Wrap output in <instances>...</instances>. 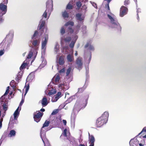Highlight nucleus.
I'll list each match as a JSON object with an SVG mask.
<instances>
[{
	"instance_id": "nucleus-19",
	"label": "nucleus",
	"mask_w": 146,
	"mask_h": 146,
	"mask_svg": "<svg viewBox=\"0 0 146 146\" xmlns=\"http://www.w3.org/2000/svg\"><path fill=\"white\" fill-rule=\"evenodd\" d=\"M41 60L42 61V65L44 66L47 64V61L45 58V55H41Z\"/></svg>"
},
{
	"instance_id": "nucleus-48",
	"label": "nucleus",
	"mask_w": 146,
	"mask_h": 146,
	"mask_svg": "<svg viewBox=\"0 0 146 146\" xmlns=\"http://www.w3.org/2000/svg\"><path fill=\"white\" fill-rule=\"evenodd\" d=\"M91 4H92L93 6L95 8H97V7L96 6V4L94 3V2H91Z\"/></svg>"
},
{
	"instance_id": "nucleus-37",
	"label": "nucleus",
	"mask_w": 146,
	"mask_h": 146,
	"mask_svg": "<svg viewBox=\"0 0 146 146\" xmlns=\"http://www.w3.org/2000/svg\"><path fill=\"white\" fill-rule=\"evenodd\" d=\"M19 113H17L16 112H15L13 114L14 115V119L16 120L17 118L19 116Z\"/></svg>"
},
{
	"instance_id": "nucleus-26",
	"label": "nucleus",
	"mask_w": 146,
	"mask_h": 146,
	"mask_svg": "<svg viewBox=\"0 0 146 146\" xmlns=\"http://www.w3.org/2000/svg\"><path fill=\"white\" fill-rule=\"evenodd\" d=\"M67 58L68 61L70 62L73 61L74 60L73 55H67Z\"/></svg>"
},
{
	"instance_id": "nucleus-43",
	"label": "nucleus",
	"mask_w": 146,
	"mask_h": 146,
	"mask_svg": "<svg viewBox=\"0 0 146 146\" xmlns=\"http://www.w3.org/2000/svg\"><path fill=\"white\" fill-rule=\"evenodd\" d=\"M65 68H63L59 71V73H64L65 72Z\"/></svg>"
},
{
	"instance_id": "nucleus-1",
	"label": "nucleus",
	"mask_w": 146,
	"mask_h": 146,
	"mask_svg": "<svg viewBox=\"0 0 146 146\" xmlns=\"http://www.w3.org/2000/svg\"><path fill=\"white\" fill-rule=\"evenodd\" d=\"M80 27V26L78 24L74 30L72 29L71 27H69L68 30V34L61 36V44L62 47V52L63 54H66L65 52L69 49L68 44L71 48H73L74 47L78 38V36L75 35L78 32Z\"/></svg>"
},
{
	"instance_id": "nucleus-55",
	"label": "nucleus",
	"mask_w": 146,
	"mask_h": 146,
	"mask_svg": "<svg viewBox=\"0 0 146 146\" xmlns=\"http://www.w3.org/2000/svg\"><path fill=\"white\" fill-rule=\"evenodd\" d=\"M9 90H8V89H7V90L6 91V92L4 94V95H5L9 93Z\"/></svg>"
},
{
	"instance_id": "nucleus-63",
	"label": "nucleus",
	"mask_w": 146,
	"mask_h": 146,
	"mask_svg": "<svg viewBox=\"0 0 146 146\" xmlns=\"http://www.w3.org/2000/svg\"><path fill=\"white\" fill-rule=\"evenodd\" d=\"M89 146H94V144L90 143V145Z\"/></svg>"
},
{
	"instance_id": "nucleus-3",
	"label": "nucleus",
	"mask_w": 146,
	"mask_h": 146,
	"mask_svg": "<svg viewBox=\"0 0 146 146\" xmlns=\"http://www.w3.org/2000/svg\"><path fill=\"white\" fill-rule=\"evenodd\" d=\"M107 16L110 20L109 27L120 31L121 29V27L118 22L115 15L111 13L110 15L108 14Z\"/></svg>"
},
{
	"instance_id": "nucleus-22",
	"label": "nucleus",
	"mask_w": 146,
	"mask_h": 146,
	"mask_svg": "<svg viewBox=\"0 0 146 146\" xmlns=\"http://www.w3.org/2000/svg\"><path fill=\"white\" fill-rule=\"evenodd\" d=\"M66 10L62 12V16L64 18H68L69 17V13Z\"/></svg>"
},
{
	"instance_id": "nucleus-41",
	"label": "nucleus",
	"mask_w": 146,
	"mask_h": 146,
	"mask_svg": "<svg viewBox=\"0 0 146 146\" xmlns=\"http://www.w3.org/2000/svg\"><path fill=\"white\" fill-rule=\"evenodd\" d=\"M76 5L78 7L80 8L82 5L81 2L80 1L76 3Z\"/></svg>"
},
{
	"instance_id": "nucleus-18",
	"label": "nucleus",
	"mask_w": 146,
	"mask_h": 146,
	"mask_svg": "<svg viewBox=\"0 0 146 146\" xmlns=\"http://www.w3.org/2000/svg\"><path fill=\"white\" fill-rule=\"evenodd\" d=\"M59 45L58 43H56L55 45L54 48V51L55 54H60L59 52Z\"/></svg>"
},
{
	"instance_id": "nucleus-8",
	"label": "nucleus",
	"mask_w": 146,
	"mask_h": 146,
	"mask_svg": "<svg viewBox=\"0 0 146 146\" xmlns=\"http://www.w3.org/2000/svg\"><path fill=\"white\" fill-rule=\"evenodd\" d=\"M83 62L82 58L78 57L76 60L75 67L79 70H80L83 67Z\"/></svg>"
},
{
	"instance_id": "nucleus-30",
	"label": "nucleus",
	"mask_w": 146,
	"mask_h": 146,
	"mask_svg": "<svg viewBox=\"0 0 146 146\" xmlns=\"http://www.w3.org/2000/svg\"><path fill=\"white\" fill-rule=\"evenodd\" d=\"M74 25V23L72 21H69L67 22L66 23L64 26H68L70 25V26L72 27Z\"/></svg>"
},
{
	"instance_id": "nucleus-29",
	"label": "nucleus",
	"mask_w": 146,
	"mask_h": 146,
	"mask_svg": "<svg viewBox=\"0 0 146 146\" xmlns=\"http://www.w3.org/2000/svg\"><path fill=\"white\" fill-rule=\"evenodd\" d=\"M27 63L23 62L20 68V70H21L26 68V66H27Z\"/></svg>"
},
{
	"instance_id": "nucleus-53",
	"label": "nucleus",
	"mask_w": 146,
	"mask_h": 146,
	"mask_svg": "<svg viewBox=\"0 0 146 146\" xmlns=\"http://www.w3.org/2000/svg\"><path fill=\"white\" fill-rule=\"evenodd\" d=\"M63 86L64 85L62 84H60L59 85V87L62 88H64V86Z\"/></svg>"
},
{
	"instance_id": "nucleus-6",
	"label": "nucleus",
	"mask_w": 146,
	"mask_h": 146,
	"mask_svg": "<svg viewBox=\"0 0 146 146\" xmlns=\"http://www.w3.org/2000/svg\"><path fill=\"white\" fill-rule=\"evenodd\" d=\"M7 6L3 4H0V24L2 23L4 21L3 16L6 12Z\"/></svg>"
},
{
	"instance_id": "nucleus-39",
	"label": "nucleus",
	"mask_w": 146,
	"mask_h": 146,
	"mask_svg": "<svg viewBox=\"0 0 146 146\" xmlns=\"http://www.w3.org/2000/svg\"><path fill=\"white\" fill-rule=\"evenodd\" d=\"M54 79L55 82L57 83L58 82L60 79V76L58 75H57L56 77Z\"/></svg>"
},
{
	"instance_id": "nucleus-51",
	"label": "nucleus",
	"mask_w": 146,
	"mask_h": 146,
	"mask_svg": "<svg viewBox=\"0 0 146 146\" xmlns=\"http://www.w3.org/2000/svg\"><path fill=\"white\" fill-rule=\"evenodd\" d=\"M55 93V92H52L50 91V92H49V93H48V94L49 96H51V95H52L53 94H54Z\"/></svg>"
},
{
	"instance_id": "nucleus-44",
	"label": "nucleus",
	"mask_w": 146,
	"mask_h": 146,
	"mask_svg": "<svg viewBox=\"0 0 146 146\" xmlns=\"http://www.w3.org/2000/svg\"><path fill=\"white\" fill-rule=\"evenodd\" d=\"M29 85H28L27 86H25V94H26V93L28 92V91L29 90Z\"/></svg>"
},
{
	"instance_id": "nucleus-40",
	"label": "nucleus",
	"mask_w": 146,
	"mask_h": 146,
	"mask_svg": "<svg viewBox=\"0 0 146 146\" xmlns=\"http://www.w3.org/2000/svg\"><path fill=\"white\" fill-rule=\"evenodd\" d=\"M87 9V7L86 5H84L82 6V11H83V12L84 13H85Z\"/></svg>"
},
{
	"instance_id": "nucleus-62",
	"label": "nucleus",
	"mask_w": 146,
	"mask_h": 146,
	"mask_svg": "<svg viewBox=\"0 0 146 146\" xmlns=\"http://www.w3.org/2000/svg\"><path fill=\"white\" fill-rule=\"evenodd\" d=\"M79 146H85L84 145L82 144H80Z\"/></svg>"
},
{
	"instance_id": "nucleus-45",
	"label": "nucleus",
	"mask_w": 146,
	"mask_h": 146,
	"mask_svg": "<svg viewBox=\"0 0 146 146\" xmlns=\"http://www.w3.org/2000/svg\"><path fill=\"white\" fill-rule=\"evenodd\" d=\"M5 51V50L4 49L1 50H0V55H3L4 54Z\"/></svg>"
},
{
	"instance_id": "nucleus-20",
	"label": "nucleus",
	"mask_w": 146,
	"mask_h": 146,
	"mask_svg": "<svg viewBox=\"0 0 146 146\" xmlns=\"http://www.w3.org/2000/svg\"><path fill=\"white\" fill-rule=\"evenodd\" d=\"M89 140L90 143V144H94V142L95 141V139L94 136L92 135H90L89 133Z\"/></svg>"
},
{
	"instance_id": "nucleus-57",
	"label": "nucleus",
	"mask_w": 146,
	"mask_h": 146,
	"mask_svg": "<svg viewBox=\"0 0 146 146\" xmlns=\"http://www.w3.org/2000/svg\"><path fill=\"white\" fill-rule=\"evenodd\" d=\"M107 7V8L108 10H110V7L109 6V3H108L106 6V7Z\"/></svg>"
},
{
	"instance_id": "nucleus-31",
	"label": "nucleus",
	"mask_w": 146,
	"mask_h": 146,
	"mask_svg": "<svg viewBox=\"0 0 146 146\" xmlns=\"http://www.w3.org/2000/svg\"><path fill=\"white\" fill-rule=\"evenodd\" d=\"M65 32V30L64 27V26L62 27L60 30V33L61 34V36H64L63 35L64 34Z\"/></svg>"
},
{
	"instance_id": "nucleus-11",
	"label": "nucleus",
	"mask_w": 146,
	"mask_h": 146,
	"mask_svg": "<svg viewBox=\"0 0 146 146\" xmlns=\"http://www.w3.org/2000/svg\"><path fill=\"white\" fill-rule=\"evenodd\" d=\"M88 97H85V100L82 101L80 104H78L79 108L80 109L84 108L86 106L88 103Z\"/></svg>"
},
{
	"instance_id": "nucleus-35",
	"label": "nucleus",
	"mask_w": 146,
	"mask_h": 146,
	"mask_svg": "<svg viewBox=\"0 0 146 146\" xmlns=\"http://www.w3.org/2000/svg\"><path fill=\"white\" fill-rule=\"evenodd\" d=\"M5 95H4L2 96L0 98V102L3 104V102L4 103L5 101V99L4 97Z\"/></svg>"
},
{
	"instance_id": "nucleus-32",
	"label": "nucleus",
	"mask_w": 146,
	"mask_h": 146,
	"mask_svg": "<svg viewBox=\"0 0 146 146\" xmlns=\"http://www.w3.org/2000/svg\"><path fill=\"white\" fill-rule=\"evenodd\" d=\"M67 129H64L63 132L62 134L60 136V138H62V135H63L65 137H67Z\"/></svg>"
},
{
	"instance_id": "nucleus-61",
	"label": "nucleus",
	"mask_w": 146,
	"mask_h": 146,
	"mask_svg": "<svg viewBox=\"0 0 146 146\" xmlns=\"http://www.w3.org/2000/svg\"><path fill=\"white\" fill-rule=\"evenodd\" d=\"M2 126V122L1 121H0V128H1Z\"/></svg>"
},
{
	"instance_id": "nucleus-42",
	"label": "nucleus",
	"mask_w": 146,
	"mask_h": 146,
	"mask_svg": "<svg viewBox=\"0 0 146 146\" xmlns=\"http://www.w3.org/2000/svg\"><path fill=\"white\" fill-rule=\"evenodd\" d=\"M38 33V32L37 31H35V33L34 34L33 36L32 37V38L33 39V38H35V37L37 35V34Z\"/></svg>"
},
{
	"instance_id": "nucleus-64",
	"label": "nucleus",
	"mask_w": 146,
	"mask_h": 146,
	"mask_svg": "<svg viewBox=\"0 0 146 146\" xmlns=\"http://www.w3.org/2000/svg\"><path fill=\"white\" fill-rule=\"evenodd\" d=\"M139 146H143V145H142L141 143H139Z\"/></svg>"
},
{
	"instance_id": "nucleus-33",
	"label": "nucleus",
	"mask_w": 146,
	"mask_h": 146,
	"mask_svg": "<svg viewBox=\"0 0 146 146\" xmlns=\"http://www.w3.org/2000/svg\"><path fill=\"white\" fill-rule=\"evenodd\" d=\"M50 122L49 121H47V120H46L44 123L43 124V126L42 128H42H43L45 127H48L50 123Z\"/></svg>"
},
{
	"instance_id": "nucleus-5",
	"label": "nucleus",
	"mask_w": 146,
	"mask_h": 146,
	"mask_svg": "<svg viewBox=\"0 0 146 146\" xmlns=\"http://www.w3.org/2000/svg\"><path fill=\"white\" fill-rule=\"evenodd\" d=\"M48 39V35L45 34L44 35L41 41L42 54H44L46 48V45Z\"/></svg>"
},
{
	"instance_id": "nucleus-36",
	"label": "nucleus",
	"mask_w": 146,
	"mask_h": 146,
	"mask_svg": "<svg viewBox=\"0 0 146 146\" xmlns=\"http://www.w3.org/2000/svg\"><path fill=\"white\" fill-rule=\"evenodd\" d=\"M3 110L6 111L7 110L8 105L7 104H5L4 103L3 104Z\"/></svg>"
},
{
	"instance_id": "nucleus-50",
	"label": "nucleus",
	"mask_w": 146,
	"mask_h": 146,
	"mask_svg": "<svg viewBox=\"0 0 146 146\" xmlns=\"http://www.w3.org/2000/svg\"><path fill=\"white\" fill-rule=\"evenodd\" d=\"M24 100L22 99V100H21L20 103V104H19V106H21L24 103Z\"/></svg>"
},
{
	"instance_id": "nucleus-47",
	"label": "nucleus",
	"mask_w": 146,
	"mask_h": 146,
	"mask_svg": "<svg viewBox=\"0 0 146 146\" xmlns=\"http://www.w3.org/2000/svg\"><path fill=\"white\" fill-rule=\"evenodd\" d=\"M61 93L60 92H58L57 93V94L56 95L55 98H58L61 95Z\"/></svg>"
},
{
	"instance_id": "nucleus-7",
	"label": "nucleus",
	"mask_w": 146,
	"mask_h": 146,
	"mask_svg": "<svg viewBox=\"0 0 146 146\" xmlns=\"http://www.w3.org/2000/svg\"><path fill=\"white\" fill-rule=\"evenodd\" d=\"M43 114V112H40L39 111H37L36 112H35L33 114L34 121L36 122L40 121Z\"/></svg>"
},
{
	"instance_id": "nucleus-21",
	"label": "nucleus",
	"mask_w": 146,
	"mask_h": 146,
	"mask_svg": "<svg viewBox=\"0 0 146 146\" xmlns=\"http://www.w3.org/2000/svg\"><path fill=\"white\" fill-rule=\"evenodd\" d=\"M40 41L39 40H33L32 42V43L35 46L37 47L39 44Z\"/></svg>"
},
{
	"instance_id": "nucleus-2",
	"label": "nucleus",
	"mask_w": 146,
	"mask_h": 146,
	"mask_svg": "<svg viewBox=\"0 0 146 146\" xmlns=\"http://www.w3.org/2000/svg\"><path fill=\"white\" fill-rule=\"evenodd\" d=\"M46 10L42 15V18L41 19L39 24V30L43 29L45 24L46 19H48L53 10V3L52 0H48L46 3Z\"/></svg>"
},
{
	"instance_id": "nucleus-49",
	"label": "nucleus",
	"mask_w": 146,
	"mask_h": 146,
	"mask_svg": "<svg viewBox=\"0 0 146 146\" xmlns=\"http://www.w3.org/2000/svg\"><path fill=\"white\" fill-rule=\"evenodd\" d=\"M129 1L128 0H125L124 2V5H125L126 4L128 5L129 4Z\"/></svg>"
},
{
	"instance_id": "nucleus-14",
	"label": "nucleus",
	"mask_w": 146,
	"mask_h": 146,
	"mask_svg": "<svg viewBox=\"0 0 146 146\" xmlns=\"http://www.w3.org/2000/svg\"><path fill=\"white\" fill-rule=\"evenodd\" d=\"M88 48V49L90 51H94V48L93 45L91 44V42L89 41L84 46L85 48Z\"/></svg>"
},
{
	"instance_id": "nucleus-58",
	"label": "nucleus",
	"mask_w": 146,
	"mask_h": 146,
	"mask_svg": "<svg viewBox=\"0 0 146 146\" xmlns=\"http://www.w3.org/2000/svg\"><path fill=\"white\" fill-rule=\"evenodd\" d=\"M19 107L17 108L16 109V110H15V112H17V113H19Z\"/></svg>"
},
{
	"instance_id": "nucleus-52",
	"label": "nucleus",
	"mask_w": 146,
	"mask_h": 146,
	"mask_svg": "<svg viewBox=\"0 0 146 146\" xmlns=\"http://www.w3.org/2000/svg\"><path fill=\"white\" fill-rule=\"evenodd\" d=\"M8 3V0H3V4L4 5V4H7ZM2 4V3H1Z\"/></svg>"
},
{
	"instance_id": "nucleus-54",
	"label": "nucleus",
	"mask_w": 146,
	"mask_h": 146,
	"mask_svg": "<svg viewBox=\"0 0 146 146\" xmlns=\"http://www.w3.org/2000/svg\"><path fill=\"white\" fill-rule=\"evenodd\" d=\"M63 122L64 123V125H66L67 122L66 120H62Z\"/></svg>"
},
{
	"instance_id": "nucleus-15",
	"label": "nucleus",
	"mask_w": 146,
	"mask_h": 146,
	"mask_svg": "<svg viewBox=\"0 0 146 146\" xmlns=\"http://www.w3.org/2000/svg\"><path fill=\"white\" fill-rule=\"evenodd\" d=\"M13 32L12 31H10L9 34L7 35L5 39L7 40H9V42H11L13 37Z\"/></svg>"
},
{
	"instance_id": "nucleus-56",
	"label": "nucleus",
	"mask_w": 146,
	"mask_h": 146,
	"mask_svg": "<svg viewBox=\"0 0 146 146\" xmlns=\"http://www.w3.org/2000/svg\"><path fill=\"white\" fill-rule=\"evenodd\" d=\"M57 113V112L56 111H53L52 112V114L53 115H55Z\"/></svg>"
},
{
	"instance_id": "nucleus-10",
	"label": "nucleus",
	"mask_w": 146,
	"mask_h": 146,
	"mask_svg": "<svg viewBox=\"0 0 146 146\" xmlns=\"http://www.w3.org/2000/svg\"><path fill=\"white\" fill-rule=\"evenodd\" d=\"M36 55H28L27 57L25 60L24 61L25 63H27V65L29 64L30 61H31V64L32 62L34 61L36 57Z\"/></svg>"
},
{
	"instance_id": "nucleus-59",
	"label": "nucleus",
	"mask_w": 146,
	"mask_h": 146,
	"mask_svg": "<svg viewBox=\"0 0 146 146\" xmlns=\"http://www.w3.org/2000/svg\"><path fill=\"white\" fill-rule=\"evenodd\" d=\"M40 111L42 112H44L45 111V110L44 108H42L40 110Z\"/></svg>"
},
{
	"instance_id": "nucleus-17",
	"label": "nucleus",
	"mask_w": 146,
	"mask_h": 146,
	"mask_svg": "<svg viewBox=\"0 0 146 146\" xmlns=\"http://www.w3.org/2000/svg\"><path fill=\"white\" fill-rule=\"evenodd\" d=\"M42 105L43 106H46L48 104L47 99L46 96H44L42 98L41 102Z\"/></svg>"
},
{
	"instance_id": "nucleus-27",
	"label": "nucleus",
	"mask_w": 146,
	"mask_h": 146,
	"mask_svg": "<svg viewBox=\"0 0 146 146\" xmlns=\"http://www.w3.org/2000/svg\"><path fill=\"white\" fill-rule=\"evenodd\" d=\"M137 140H134L131 139L129 141V144L130 146H134V145H136L135 143L137 142Z\"/></svg>"
},
{
	"instance_id": "nucleus-12",
	"label": "nucleus",
	"mask_w": 146,
	"mask_h": 146,
	"mask_svg": "<svg viewBox=\"0 0 146 146\" xmlns=\"http://www.w3.org/2000/svg\"><path fill=\"white\" fill-rule=\"evenodd\" d=\"M64 58V56L62 55L60 56V55H57L56 60L57 63H58L59 65H63L65 63Z\"/></svg>"
},
{
	"instance_id": "nucleus-38",
	"label": "nucleus",
	"mask_w": 146,
	"mask_h": 146,
	"mask_svg": "<svg viewBox=\"0 0 146 146\" xmlns=\"http://www.w3.org/2000/svg\"><path fill=\"white\" fill-rule=\"evenodd\" d=\"M84 88H81L78 89V91L77 93H80L83 92L84 90Z\"/></svg>"
},
{
	"instance_id": "nucleus-28",
	"label": "nucleus",
	"mask_w": 146,
	"mask_h": 146,
	"mask_svg": "<svg viewBox=\"0 0 146 146\" xmlns=\"http://www.w3.org/2000/svg\"><path fill=\"white\" fill-rule=\"evenodd\" d=\"M37 52L36 50L33 49L31 50L29 52L28 55H37Z\"/></svg>"
},
{
	"instance_id": "nucleus-24",
	"label": "nucleus",
	"mask_w": 146,
	"mask_h": 146,
	"mask_svg": "<svg viewBox=\"0 0 146 146\" xmlns=\"http://www.w3.org/2000/svg\"><path fill=\"white\" fill-rule=\"evenodd\" d=\"M73 3V1H71L66 6V9H72L73 8V6L72 5Z\"/></svg>"
},
{
	"instance_id": "nucleus-9",
	"label": "nucleus",
	"mask_w": 146,
	"mask_h": 146,
	"mask_svg": "<svg viewBox=\"0 0 146 146\" xmlns=\"http://www.w3.org/2000/svg\"><path fill=\"white\" fill-rule=\"evenodd\" d=\"M61 122L60 120L56 117H54L53 119L50 121L54 127H58Z\"/></svg>"
},
{
	"instance_id": "nucleus-34",
	"label": "nucleus",
	"mask_w": 146,
	"mask_h": 146,
	"mask_svg": "<svg viewBox=\"0 0 146 146\" xmlns=\"http://www.w3.org/2000/svg\"><path fill=\"white\" fill-rule=\"evenodd\" d=\"M21 77V75H20V73L17 74V77H16L15 80L17 82H18Z\"/></svg>"
},
{
	"instance_id": "nucleus-46",
	"label": "nucleus",
	"mask_w": 146,
	"mask_h": 146,
	"mask_svg": "<svg viewBox=\"0 0 146 146\" xmlns=\"http://www.w3.org/2000/svg\"><path fill=\"white\" fill-rule=\"evenodd\" d=\"M143 132H146V127H145L142 129V131L139 133V135L141 134Z\"/></svg>"
},
{
	"instance_id": "nucleus-25",
	"label": "nucleus",
	"mask_w": 146,
	"mask_h": 146,
	"mask_svg": "<svg viewBox=\"0 0 146 146\" xmlns=\"http://www.w3.org/2000/svg\"><path fill=\"white\" fill-rule=\"evenodd\" d=\"M16 135V132L14 130H11L10 132L9 136L10 137L14 136Z\"/></svg>"
},
{
	"instance_id": "nucleus-60",
	"label": "nucleus",
	"mask_w": 146,
	"mask_h": 146,
	"mask_svg": "<svg viewBox=\"0 0 146 146\" xmlns=\"http://www.w3.org/2000/svg\"><path fill=\"white\" fill-rule=\"evenodd\" d=\"M139 9H138L137 11V15H138L137 16V19H138V18H139V16H138V13L139 12Z\"/></svg>"
},
{
	"instance_id": "nucleus-4",
	"label": "nucleus",
	"mask_w": 146,
	"mask_h": 146,
	"mask_svg": "<svg viewBox=\"0 0 146 146\" xmlns=\"http://www.w3.org/2000/svg\"><path fill=\"white\" fill-rule=\"evenodd\" d=\"M108 113L105 112L101 116L97 119L96 122V127H100L104 124L106 123L108 121Z\"/></svg>"
},
{
	"instance_id": "nucleus-16",
	"label": "nucleus",
	"mask_w": 146,
	"mask_h": 146,
	"mask_svg": "<svg viewBox=\"0 0 146 146\" xmlns=\"http://www.w3.org/2000/svg\"><path fill=\"white\" fill-rule=\"evenodd\" d=\"M76 18L78 22H82L84 20V17L82 14L78 13L76 15Z\"/></svg>"
},
{
	"instance_id": "nucleus-23",
	"label": "nucleus",
	"mask_w": 146,
	"mask_h": 146,
	"mask_svg": "<svg viewBox=\"0 0 146 146\" xmlns=\"http://www.w3.org/2000/svg\"><path fill=\"white\" fill-rule=\"evenodd\" d=\"M71 68L70 67H69L66 71V77L68 78H69V75H70V74L71 72Z\"/></svg>"
},
{
	"instance_id": "nucleus-13",
	"label": "nucleus",
	"mask_w": 146,
	"mask_h": 146,
	"mask_svg": "<svg viewBox=\"0 0 146 146\" xmlns=\"http://www.w3.org/2000/svg\"><path fill=\"white\" fill-rule=\"evenodd\" d=\"M128 11V9L126 7L122 6L120 8V16L121 17H123L127 14Z\"/></svg>"
}]
</instances>
